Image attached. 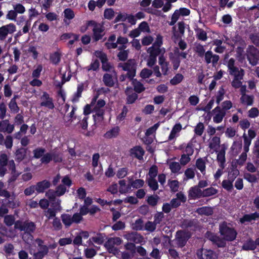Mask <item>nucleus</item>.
I'll return each instance as SVG.
<instances>
[{"label": "nucleus", "instance_id": "21", "mask_svg": "<svg viewBox=\"0 0 259 259\" xmlns=\"http://www.w3.org/2000/svg\"><path fill=\"white\" fill-rule=\"evenodd\" d=\"M119 127L118 126H115L107 131L106 133L104 134V137L108 139L115 138L119 135Z\"/></svg>", "mask_w": 259, "mask_h": 259}, {"label": "nucleus", "instance_id": "7", "mask_svg": "<svg viewBox=\"0 0 259 259\" xmlns=\"http://www.w3.org/2000/svg\"><path fill=\"white\" fill-rule=\"evenodd\" d=\"M205 236L212 242L213 245L217 246L218 247H224L226 245V240L223 237L221 238L211 232L207 231Z\"/></svg>", "mask_w": 259, "mask_h": 259}, {"label": "nucleus", "instance_id": "23", "mask_svg": "<svg viewBox=\"0 0 259 259\" xmlns=\"http://www.w3.org/2000/svg\"><path fill=\"white\" fill-rule=\"evenodd\" d=\"M195 212L200 215L206 216L211 215L213 214V209L210 206H202L198 208Z\"/></svg>", "mask_w": 259, "mask_h": 259}, {"label": "nucleus", "instance_id": "39", "mask_svg": "<svg viewBox=\"0 0 259 259\" xmlns=\"http://www.w3.org/2000/svg\"><path fill=\"white\" fill-rule=\"evenodd\" d=\"M52 160L55 163H61L63 161L62 154L61 153L53 150L52 152Z\"/></svg>", "mask_w": 259, "mask_h": 259}, {"label": "nucleus", "instance_id": "54", "mask_svg": "<svg viewBox=\"0 0 259 259\" xmlns=\"http://www.w3.org/2000/svg\"><path fill=\"white\" fill-rule=\"evenodd\" d=\"M4 223L8 227L12 226L13 224L15 225V218L12 215H6L4 217Z\"/></svg>", "mask_w": 259, "mask_h": 259}, {"label": "nucleus", "instance_id": "64", "mask_svg": "<svg viewBox=\"0 0 259 259\" xmlns=\"http://www.w3.org/2000/svg\"><path fill=\"white\" fill-rule=\"evenodd\" d=\"M158 174V167L157 165H152L149 168V178H155Z\"/></svg>", "mask_w": 259, "mask_h": 259}, {"label": "nucleus", "instance_id": "30", "mask_svg": "<svg viewBox=\"0 0 259 259\" xmlns=\"http://www.w3.org/2000/svg\"><path fill=\"white\" fill-rule=\"evenodd\" d=\"M254 97L252 95H248L243 94L240 98L242 104H245L247 106H251L253 103Z\"/></svg>", "mask_w": 259, "mask_h": 259}, {"label": "nucleus", "instance_id": "3", "mask_svg": "<svg viewBox=\"0 0 259 259\" xmlns=\"http://www.w3.org/2000/svg\"><path fill=\"white\" fill-rule=\"evenodd\" d=\"M14 228L15 229H18L20 231L33 233L36 230V227L34 222L28 221L22 222L20 220H17L15 223Z\"/></svg>", "mask_w": 259, "mask_h": 259}, {"label": "nucleus", "instance_id": "36", "mask_svg": "<svg viewBox=\"0 0 259 259\" xmlns=\"http://www.w3.org/2000/svg\"><path fill=\"white\" fill-rule=\"evenodd\" d=\"M4 28L5 30L6 33L8 36V34H12L16 31V25L12 23H9L8 24L3 25Z\"/></svg>", "mask_w": 259, "mask_h": 259}, {"label": "nucleus", "instance_id": "2", "mask_svg": "<svg viewBox=\"0 0 259 259\" xmlns=\"http://www.w3.org/2000/svg\"><path fill=\"white\" fill-rule=\"evenodd\" d=\"M119 68H122V70L127 71V77L132 80L136 74L137 64L135 59H129L124 63H119Z\"/></svg>", "mask_w": 259, "mask_h": 259}, {"label": "nucleus", "instance_id": "60", "mask_svg": "<svg viewBox=\"0 0 259 259\" xmlns=\"http://www.w3.org/2000/svg\"><path fill=\"white\" fill-rule=\"evenodd\" d=\"M244 178L248 182L253 183L257 181V178L255 175L251 174L250 173H245L244 175Z\"/></svg>", "mask_w": 259, "mask_h": 259}, {"label": "nucleus", "instance_id": "22", "mask_svg": "<svg viewBox=\"0 0 259 259\" xmlns=\"http://www.w3.org/2000/svg\"><path fill=\"white\" fill-rule=\"evenodd\" d=\"M202 191L197 186L191 187L188 193V196L190 198L196 199L202 196Z\"/></svg>", "mask_w": 259, "mask_h": 259}, {"label": "nucleus", "instance_id": "41", "mask_svg": "<svg viewBox=\"0 0 259 259\" xmlns=\"http://www.w3.org/2000/svg\"><path fill=\"white\" fill-rule=\"evenodd\" d=\"M232 182L229 180H224L222 183V187L228 192H231L233 189V185Z\"/></svg>", "mask_w": 259, "mask_h": 259}, {"label": "nucleus", "instance_id": "35", "mask_svg": "<svg viewBox=\"0 0 259 259\" xmlns=\"http://www.w3.org/2000/svg\"><path fill=\"white\" fill-rule=\"evenodd\" d=\"M184 79V76L181 73H177L170 80V83L172 85L179 84Z\"/></svg>", "mask_w": 259, "mask_h": 259}, {"label": "nucleus", "instance_id": "58", "mask_svg": "<svg viewBox=\"0 0 259 259\" xmlns=\"http://www.w3.org/2000/svg\"><path fill=\"white\" fill-rule=\"evenodd\" d=\"M144 181L142 179H136L131 183V186L133 188L138 189L144 186Z\"/></svg>", "mask_w": 259, "mask_h": 259}, {"label": "nucleus", "instance_id": "8", "mask_svg": "<svg viewBox=\"0 0 259 259\" xmlns=\"http://www.w3.org/2000/svg\"><path fill=\"white\" fill-rule=\"evenodd\" d=\"M93 23L95 24L94 27L93 29V35L92 38L94 42H97L101 39L105 35L104 28L103 25L100 24L98 25L93 21L88 22V24Z\"/></svg>", "mask_w": 259, "mask_h": 259}, {"label": "nucleus", "instance_id": "18", "mask_svg": "<svg viewBox=\"0 0 259 259\" xmlns=\"http://www.w3.org/2000/svg\"><path fill=\"white\" fill-rule=\"evenodd\" d=\"M259 218V213L254 212L250 214H245L240 218L239 222L241 224H245L246 222H251Z\"/></svg>", "mask_w": 259, "mask_h": 259}, {"label": "nucleus", "instance_id": "19", "mask_svg": "<svg viewBox=\"0 0 259 259\" xmlns=\"http://www.w3.org/2000/svg\"><path fill=\"white\" fill-rule=\"evenodd\" d=\"M256 248V241L253 240L251 238L245 240L242 246V249L245 251L254 250Z\"/></svg>", "mask_w": 259, "mask_h": 259}, {"label": "nucleus", "instance_id": "26", "mask_svg": "<svg viewBox=\"0 0 259 259\" xmlns=\"http://www.w3.org/2000/svg\"><path fill=\"white\" fill-rule=\"evenodd\" d=\"M217 161L219 162V166L220 168H224L225 167V151L224 150H220L217 154Z\"/></svg>", "mask_w": 259, "mask_h": 259}, {"label": "nucleus", "instance_id": "29", "mask_svg": "<svg viewBox=\"0 0 259 259\" xmlns=\"http://www.w3.org/2000/svg\"><path fill=\"white\" fill-rule=\"evenodd\" d=\"M242 147V143L241 138H240L238 140L235 141L233 142L231 146V150L235 154H238Z\"/></svg>", "mask_w": 259, "mask_h": 259}, {"label": "nucleus", "instance_id": "56", "mask_svg": "<svg viewBox=\"0 0 259 259\" xmlns=\"http://www.w3.org/2000/svg\"><path fill=\"white\" fill-rule=\"evenodd\" d=\"M124 248L132 254L135 255L136 253V246L134 243L127 242L124 245Z\"/></svg>", "mask_w": 259, "mask_h": 259}, {"label": "nucleus", "instance_id": "57", "mask_svg": "<svg viewBox=\"0 0 259 259\" xmlns=\"http://www.w3.org/2000/svg\"><path fill=\"white\" fill-rule=\"evenodd\" d=\"M239 174L238 169L230 170L228 174V179L233 182Z\"/></svg>", "mask_w": 259, "mask_h": 259}, {"label": "nucleus", "instance_id": "62", "mask_svg": "<svg viewBox=\"0 0 259 259\" xmlns=\"http://www.w3.org/2000/svg\"><path fill=\"white\" fill-rule=\"evenodd\" d=\"M249 11H251L252 15H253V18L256 19L259 17V7L257 6L254 5L248 9Z\"/></svg>", "mask_w": 259, "mask_h": 259}, {"label": "nucleus", "instance_id": "37", "mask_svg": "<svg viewBox=\"0 0 259 259\" xmlns=\"http://www.w3.org/2000/svg\"><path fill=\"white\" fill-rule=\"evenodd\" d=\"M196 37L198 39L205 41L207 38L206 32L202 28H198L196 30Z\"/></svg>", "mask_w": 259, "mask_h": 259}, {"label": "nucleus", "instance_id": "31", "mask_svg": "<svg viewBox=\"0 0 259 259\" xmlns=\"http://www.w3.org/2000/svg\"><path fill=\"white\" fill-rule=\"evenodd\" d=\"M61 218L63 223L66 228L70 227L73 224L72 216L68 213L61 214Z\"/></svg>", "mask_w": 259, "mask_h": 259}, {"label": "nucleus", "instance_id": "28", "mask_svg": "<svg viewBox=\"0 0 259 259\" xmlns=\"http://www.w3.org/2000/svg\"><path fill=\"white\" fill-rule=\"evenodd\" d=\"M64 22L67 24H69V22H67V20H70L73 19L75 17V14L73 11L70 8H66L64 10Z\"/></svg>", "mask_w": 259, "mask_h": 259}, {"label": "nucleus", "instance_id": "9", "mask_svg": "<svg viewBox=\"0 0 259 259\" xmlns=\"http://www.w3.org/2000/svg\"><path fill=\"white\" fill-rule=\"evenodd\" d=\"M196 255L198 259H217L218 255L212 250L204 248L198 249L196 251Z\"/></svg>", "mask_w": 259, "mask_h": 259}, {"label": "nucleus", "instance_id": "52", "mask_svg": "<svg viewBox=\"0 0 259 259\" xmlns=\"http://www.w3.org/2000/svg\"><path fill=\"white\" fill-rule=\"evenodd\" d=\"M195 225V222L194 220L184 219L181 224L183 228L188 229L194 227Z\"/></svg>", "mask_w": 259, "mask_h": 259}, {"label": "nucleus", "instance_id": "45", "mask_svg": "<svg viewBox=\"0 0 259 259\" xmlns=\"http://www.w3.org/2000/svg\"><path fill=\"white\" fill-rule=\"evenodd\" d=\"M243 78V76L237 75L236 77H234V79L231 82L232 86L235 89H238L240 88L242 83L241 80H242Z\"/></svg>", "mask_w": 259, "mask_h": 259}, {"label": "nucleus", "instance_id": "44", "mask_svg": "<svg viewBox=\"0 0 259 259\" xmlns=\"http://www.w3.org/2000/svg\"><path fill=\"white\" fill-rule=\"evenodd\" d=\"M115 16V12L112 8H107L104 10V17L105 19L108 20L112 19Z\"/></svg>", "mask_w": 259, "mask_h": 259}, {"label": "nucleus", "instance_id": "6", "mask_svg": "<svg viewBox=\"0 0 259 259\" xmlns=\"http://www.w3.org/2000/svg\"><path fill=\"white\" fill-rule=\"evenodd\" d=\"M190 237L188 232L183 230H179L176 232L175 240L178 247L182 248L185 246L187 241Z\"/></svg>", "mask_w": 259, "mask_h": 259}, {"label": "nucleus", "instance_id": "20", "mask_svg": "<svg viewBox=\"0 0 259 259\" xmlns=\"http://www.w3.org/2000/svg\"><path fill=\"white\" fill-rule=\"evenodd\" d=\"M26 154L27 149L23 147L18 148L15 153V160L20 163L26 158Z\"/></svg>", "mask_w": 259, "mask_h": 259}, {"label": "nucleus", "instance_id": "15", "mask_svg": "<svg viewBox=\"0 0 259 259\" xmlns=\"http://www.w3.org/2000/svg\"><path fill=\"white\" fill-rule=\"evenodd\" d=\"M122 242V240L119 237H114L110 238L106 243V246L108 247L109 251L111 252L113 251H117V249L114 247V245H119Z\"/></svg>", "mask_w": 259, "mask_h": 259}, {"label": "nucleus", "instance_id": "49", "mask_svg": "<svg viewBox=\"0 0 259 259\" xmlns=\"http://www.w3.org/2000/svg\"><path fill=\"white\" fill-rule=\"evenodd\" d=\"M50 60L52 63L55 65H57L61 61V55L58 52H56L50 55Z\"/></svg>", "mask_w": 259, "mask_h": 259}, {"label": "nucleus", "instance_id": "13", "mask_svg": "<svg viewBox=\"0 0 259 259\" xmlns=\"http://www.w3.org/2000/svg\"><path fill=\"white\" fill-rule=\"evenodd\" d=\"M212 112L215 114L213 117V120L216 123L221 122L226 114V112L224 111V110H221V108L219 106L214 108Z\"/></svg>", "mask_w": 259, "mask_h": 259}, {"label": "nucleus", "instance_id": "34", "mask_svg": "<svg viewBox=\"0 0 259 259\" xmlns=\"http://www.w3.org/2000/svg\"><path fill=\"white\" fill-rule=\"evenodd\" d=\"M83 91V84H79L77 85V91L74 94L73 99L72 100V102H76L78 101V99L81 96L82 92Z\"/></svg>", "mask_w": 259, "mask_h": 259}, {"label": "nucleus", "instance_id": "61", "mask_svg": "<svg viewBox=\"0 0 259 259\" xmlns=\"http://www.w3.org/2000/svg\"><path fill=\"white\" fill-rule=\"evenodd\" d=\"M225 94V90L222 87L220 88L219 90L217 92L216 96V102L219 105L220 102L223 100Z\"/></svg>", "mask_w": 259, "mask_h": 259}, {"label": "nucleus", "instance_id": "32", "mask_svg": "<svg viewBox=\"0 0 259 259\" xmlns=\"http://www.w3.org/2000/svg\"><path fill=\"white\" fill-rule=\"evenodd\" d=\"M169 59L172 64L173 69L177 70L180 66L181 60L179 56H175L172 53L169 55Z\"/></svg>", "mask_w": 259, "mask_h": 259}, {"label": "nucleus", "instance_id": "42", "mask_svg": "<svg viewBox=\"0 0 259 259\" xmlns=\"http://www.w3.org/2000/svg\"><path fill=\"white\" fill-rule=\"evenodd\" d=\"M161 50L160 48L152 46L148 49L149 56L157 58V57L161 53Z\"/></svg>", "mask_w": 259, "mask_h": 259}, {"label": "nucleus", "instance_id": "14", "mask_svg": "<svg viewBox=\"0 0 259 259\" xmlns=\"http://www.w3.org/2000/svg\"><path fill=\"white\" fill-rule=\"evenodd\" d=\"M130 155L139 160H142L145 151L141 146H136L130 150Z\"/></svg>", "mask_w": 259, "mask_h": 259}, {"label": "nucleus", "instance_id": "47", "mask_svg": "<svg viewBox=\"0 0 259 259\" xmlns=\"http://www.w3.org/2000/svg\"><path fill=\"white\" fill-rule=\"evenodd\" d=\"M194 51L197 55L201 58L204 56V53H205L203 46L200 44H198L195 46Z\"/></svg>", "mask_w": 259, "mask_h": 259}, {"label": "nucleus", "instance_id": "55", "mask_svg": "<svg viewBox=\"0 0 259 259\" xmlns=\"http://www.w3.org/2000/svg\"><path fill=\"white\" fill-rule=\"evenodd\" d=\"M46 150L44 148H37L33 150V157L36 159H38L40 157H42L44 155Z\"/></svg>", "mask_w": 259, "mask_h": 259}, {"label": "nucleus", "instance_id": "4", "mask_svg": "<svg viewBox=\"0 0 259 259\" xmlns=\"http://www.w3.org/2000/svg\"><path fill=\"white\" fill-rule=\"evenodd\" d=\"M246 57L252 66H255L259 60V50L253 46H249L246 50Z\"/></svg>", "mask_w": 259, "mask_h": 259}, {"label": "nucleus", "instance_id": "10", "mask_svg": "<svg viewBox=\"0 0 259 259\" xmlns=\"http://www.w3.org/2000/svg\"><path fill=\"white\" fill-rule=\"evenodd\" d=\"M41 107H45L49 109H53L55 105L53 102V99L50 97V95L46 92H44L40 97Z\"/></svg>", "mask_w": 259, "mask_h": 259}, {"label": "nucleus", "instance_id": "63", "mask_svg": "<svg viewBox=\"0 0 259 259\" xmlns=\"http://www.w3.org/2000/svg\"><path fill=\"white\" fill-rule=\"evenodd\" d=\"M159 197L157 195H151L147 198V203L151 206H155L157 205Z\"/></svg>", "mask_w": 259, "mask_h": 259}, {"label": "nucleus", "instance_id": "24", "mask_svg": "<svg viewBox=\"0 0 259 259\" xmlns=\"http://www.w3.org/2000/svg\"><path fill=\"white\" fill-rule=\"evenodd\" d=\"M132 84L134 87L133 91L137 94H140L145 90V88L144 85L140 81H138L137 79H132Z\"/></svg>", "mask_w": 259, "mask_h": 259}, {"label": "nucleus", "instance_id": "38", "mask_svg": "<svg viewBox=\"0 0 259 259\" xmlns=\"http://www.w3.org/2000/svg\"><path fill=\"white\" fill-rule=\"evenodd\" d=\"M229 73L230 75L234 76V77H236L237 75L240 76H244V70L242 68L239 69L237 67L229 71Z\"/></svg>", "mask_w": 259, "mask_h": 259}, {"label": "nucleus", "instance_id": "25", "mask_svg": "<svg viewBox=\"0 0 259 259\" xmlns=\"http://www.w3.org/2000/svg\"><path fill=\"white\" fill-rule=\"evenodd\" d=\"M196 167L200 171L203 175L206 173V162L202 158H198L196 161Z\"/></svg>", "mask_w": 259, "mask_h": 259}, {"label": "nucleus", "instance_id": "43", "mask_svg": "<svg viewBox=\"0 0 259 259\" xmlns=\"http://www.w3.org/2000/svg\"><path fill=\"white\" fill-rule=\"evenodd\" d=\"M242 138L244 140V146L243 150L245 151V152H248L249 150V146L251 143V140L250 138H248V137L246 136L245 133H244L242 136Z\"/></svg>", "mask_w": 259, "mask_h": 259}, {"label": "nucleus", "instance_id": "48", "mask_svg": "<svg viewBox=\"0 0 259 259\" xmlns=\"http://www.w3.org/2000/svg\"><path fill=\"white\" fill-rule=\"evenodd\" d=\"M3 145L6 146L7 149H11L13 145V137L11 135L7 136L5 139H4Z\"/></svg>", "mask_w": 259, "mask_h": 259}, {"label": "nucleus", "instance_id": "50", "mask_svg": "<svg viewBox=\"0 0 259 259\" xmlns=\"http://www.w3.org/2000/svg\"><path fill=\"white\" fill-rule=\"evenodd\" d=\"M66 190V187L64 186V185L60 184L56 188V195L58 197H60L65 193Z\"/></svg>", "mask_w": 259, "mask_h": 259}, {"label": "nucleus", "instance_id": "59", "mask_svg": "<svg viewBox=\"0 0 259 259\" xmlns=\"http://www.w3.org/2000/svg\"><path fill=\"white\" fill-rule=\"evenodd\" d=\"M156 225L154 222L148 221L145 225V229L149 232H153L156 230Z\"/></svg>", "mask_w": 259, "mask_h": 259}, {"label": "nucleus", "instance_id": "16", "mask_svg": "<svg viewBox=\"0 0 259 259\" xmlns=\"http://www.w3.org/2000/svg\"><path fill=\"white\" fill-rule=\"evenodd\" d=\"M51 186L50 181L47 180L38 182L36 183L35 186L36 189V193L37 194L43 193L45 190L49 189Z\"/></svg>", "mask_w": 259, "mask_h": 259}, {"label": "nucleus", "instance_id": "33", "mask_svg": "<svg viewBox=\"0 0 259 259\" xmlns=\"http://www.w3.org/2000/svg\"><path fill=\"white\" fill-rule=\"evenodd\" d=\"M218 193V190L212 187H210L203 190L202 193L203 197H209L216 194Z\"/></svg>", "mask_w": 259, "mask_h": 259}, {"label": "nucleus", "instance_id": "27", "mask_svg": "<svg viewBox=\"0 0 259 259\" xmlns=\"http://www.w3.org/2000/svg\"><path fill=\"white\" fill-rule=\"evenodd\" d=\"M103 81L104 84L108 87H113L115 84L112 75L109 73H105L104 74Z\"/></svg>", "mask_w": 259, "mask_h": 259}, {"label": "nucleus", "instance_id": "46", "mask_svg": "<svg viewBox=\"0 0 259 259\" xmlns=\"http://www.w3.org/2000/svg\"><path fill=\"white\" fill-rule=\"evenodd\" d=\"M4 183L0 181V196L9 199L11 197V194L8 190L4 189Z\"/></svg>", "mask_w": 259, "mask_h": 259}, {"label": "nucleus", "instance_id": "5", "mask_svg": "<svg viewBox=\"0 0 259 259\" xmlns=\"http://www.w3.org/2000/svg\"><path fill=\"white\" fill-rule=\"evenodd\" d=\"M95 55L96 57L100 59L102 63V68L104 71H109L113 68L110 62H108L107 56L106 53L102 51H96Z\"/></svg>", "mask_w": 259, "mask_h": 259}, {"label": "nucleus", "instance_id": "40", "mask_svg": "<svg viewBox=\"0 0 259 259\" xmlns=\"http://www.w3.org/2000/svg\"><path fill=\"white\" fill-rule=\"evenodd\" d=\"M33 233L24 232L21 234L23 240L27 244L31 243L33 239Z\"/></svg>", "mask_w": 259, "mask_h": 259}, {"label": "nucleus", "instance_id": "11", "mask_svg": "<svg viewBox=\"0 0 259 259\" xmlns=\"http://www.w3.org/2000/svg\"><path fill=\"white\" fill-rule=\"evenodd\" d=\"M204 60L207 64L212 63V65L215 66L220 59V57L218 55L213 54V53L209 50L206 51L204 55Z\"/></svg>", "mask_w": 259, "mask_h": 259}, {"label": "nucleus", "instance_id": "12", "mask_svg": "<svg viewBox=\"0 0 259 259\" xmlns=\"http://www.w3.org/2000/svg\"><path fill=\"white\" fill-rule=\"evenodd\" d=\"M124 93L126 96V103L127 104H132L138 99V95L133 92V89L132 87H127Z\"/></svg>", "mask_w": 259, "mask_h": 259}, {"label": "nucleus", "instance_id": "17", "mask_svg": "<svg viewBox=\"0 0 259 259\" xmlns=\"http://www.w3.org/2000/svg\"><path fill=\"white\" fill-rule=\"evenodd\" d=\"M21 174V172L15 171L11 172V175L8 180H7L8 188L9 189H14L16 187V181Z\"/></svg>", "mask_w": 259, "mask_h": 259}, {"label": "nucleus", "instance_id": "1", "mask_svg": "<svg viewBox=\"0 0 259 259\" xmlns=\"http://www.w3.org/2000/svg\"><path fill=\"white\" fill-rule=\"evenodd\" d=\"M219 232L222 236L227 241H234L237 236V233L235 229L229 226V224L224 221L219 225Z\"/></svg>", "mask_w": 259, "mask_h": 259}, {"label": "nucleus", "instance_id": "53", "mask_svg": "<svg viewBox=\"0 0 259 259\" xmlns=\"http://www.w3.org/2000/svg\"><path fill=\"white\" fill-rule=\"evenodd\" d=\"M149 187L153 190L156 191L158 189V184L155 178H149L147 180Z\"/></svg>", "mask_w": 259, "mask_h": 259}, {"label": "nucleus", "instance_id": "51", "mask_svg": "<svg viewBox=\"0 0 259 259\" xmlns=\"http://www.w3.org/2000/svg\"><path fill=\"white\" fill-rule=\"evenodd\" d=\"M36 241L38 242V245L39 247V250L38 251L44 253L45 255H47L49 252L48 247L46 245L42 244L44 243V241L40 239H37Z\"/></svg>", "mask_w": 259, "mask_h": 259}]
</instances>
